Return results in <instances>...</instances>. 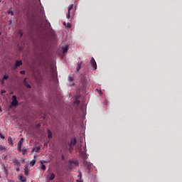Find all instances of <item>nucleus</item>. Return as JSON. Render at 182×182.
I'll use <instances>...</instances> for the list:
<instances>
[{
  "label": "nucleus",
  "instance_id": "f3484780",
  "mask_svg": "<svg viewBox=\"0 0 182 182\" xmlns=\"http://www.w3.org/2000/svg\"><path fill=\"white\" fill-rule=\"evenodd\" d=\"M64 25L67 26V28H70L72 27V24L70 23H67V25H66V22H64Z\"/></svg>",
  "mask_w": 182,
  "mask_h": 182
},
{
  "label": "nucleus",
  "instance_id": "c756f323",
  "mask_svg": "<svg viewBox=\"0 0 182 182\" xmlns=\"http://www.w3.org/2000/svg\"><path fill=\"white\" fill-rule=\"evenodd\" d=\"M0 137L1 138V139H5V136H4V134H0Z\"/></svg>",
  "mask_w": 182,
  "mask_h": 182
},
{
  "label": "nucleus",
  "instance_id": "ea45409f",
  "mask_svg": "<svg viewBox=\"0 0 182 182\" xmlns=\"http://www.w3.org/2000/svg\"><path fill=\"white\" fill-rule=\"evenodd\" d=\"M36 156H34V160H36Z\"/></svg>",
  "mask_w": 182,
  "mask_h": 182
},
{
  "label": "nucleus",
  "instance_id": "f8f14e48",
  "mask_svg": "<svg viewBox=\"0 0 182 182\" xmlns=\"http://www.w3.org/2000/svg\"><path fill=\"white\" fill-rule=\"evenodd\" d=\"M13 163L14 164L15 166H20L21 164L18 159H13Z\"/></svg>",
  "mask_w": 182,
  "mask_h": 182
},
{
  "label": "nucleus",
  "instance_id": "4468645a",
  "mask_svg": "<svg viewBox=\"0 0 182 182\" xmlns=\"http://www.w3.org/2000/svg\"><path fill=\"white\" fill-rule=\"evenodd\" d=\"M47 134H48V139H52L53 136H52V132H51L50 129H48Z\"/></svg>",
  "mask_w": 182,
  "mask_h": 182
},
{
  "label": "nucleus",
  "instance_id": "393cba45",
  "mask_svg": "<svg viewBox=\"0 0 182 182\" xmlns=\"http://www.w3.org/2000/svg\"><path fill=\"white\" fill-rule=\"evenodd\" d=\"M9 14H11V16H14V12L11 10H9Z\"/></svg>",
  "mask_w": 182,
  "mask_h": 182
},
{
  "label": "nucleus",
  "instance_id": "79ce46f5",
  "mask_svg": "<svg viewBox=\"0 0 182 182\" xmlns=\"http://www.w3.org/2000/svg\"><path fill=\"white\" fill-rule=\"evenodd\" d=\"M1 35V33L0 32V36Z\"/></svg>",
  "mask_w": 182,
  "mask_h": 182
},
{
  "label": "nucleus",
  "instance_id": "cd10ccee",
  "mask_svg": "<svg viewBox=\"0 0 182 182\" xmlns=\"http://www.w3.org/2000/svg\"><path fill=\"white\" fill-rule=\"evenodd\" d=\"M20 73L21 75H25L26 74V71L25 70H21Z\"/></svg>",
  "mask_w": 182,
  "mask_h": 182
},
{
  "label": "nucleus",
  "instance_id": "20e7f679",
  "mask_svg": "<svg viewBox=\"0 0 182 182\" xmlns=\"http://www.w3.org/2000/svg\"><path fill=\"white\" fill-rule=\"evenodd\" d=\"M90 63H91V65L92 66V68H94V70H97V65L96 60L93 57L91 58V60L90 61Z\"/></svg>",
  "mask_w": 182,
  "mask_h": 182
},
{
  "label": "nucleus",
  "instance_id": "0eeeda50",
  "mask_svg": "<svg viewBox=\"0 0 182 182\" xmlns=\"http://www.w3.org/2000/svg\"><path fill=\"white\" fill-rule=\"evenodd\" d=\"M76 143H77L76 138H73V139H71V142H70V144H68V146H73L76 144Z\"/></svg>",
  "mask_w": 182,
  "mask_h": 182
},
{
  "label": "nucleus",
  "instance_id": "a19ab883",
  "mask_svg": "<svg viewBox=\"0 0 182 182\" xmlns=\"http://www.w3.org/2000/svg\"><path fill=\"white\" fill-rule=\"evenodd\" d=\"M24 161H25V159H23L22 163H24Z\"/></svg>",
  "mask_w": 182,
  "mask_h": 182
},
{
  "label": "nucleus",
  "instance_id": "72a5a7b5",
  "mask_svg": "<svg viewBox=\"0 0 182 182\" xmlns=\"http://www.w3.org/2000/svg\"><path fill=\"white\" fill-rule=\"evenodd\" d=\"M77 182H83V181L82 179H77Z\"/></svg>",
  "mask_w": 182,
  "mask_h": 182
},
{
  "label": "nucleus",
  "instance_id": "c9c22d12",
  "mask_svg": "<svg viewBox=\"0 0 182 182\" xmlns=\"http://www.w3.org/2000/svg\"><path fill=\"white\" fill-rule=\"evenodd\" d=\"M1 92H2V93H6V90H3L1 91Z\"/></svg>",
  "mask_w": 182,
  "mask_h": 182
},
{
  "label": "nucleus",
  "instance_id": "6ab92c4d",
  "mask_svg": "<svg viewBox=\"0 0 182 182\" xmlns=\"http://www.w3.org/2000/svg\"><path fill=\"white\" fill-rule=\"evenodd\" d=\"M36 163V159H33V161L30 162V165L34 166Z\"/></svg>",
  "mask_w": 182,
  "mask_h": 182
},
{
  "label": "nucleus",
  "instance_id": "9d476101",
  "mask_svg": "<svg viewBox=\"0 0 182 182\" xmlns=\"http://www.w3.org/2000/svg\"><path fill=\"white\" fill-rule=\"evenodd\" d=\"M29 168L28 166H27V165H26L25 168H24V173L26 176H28L29 173Z\"/></svg>",
  "mask_w": 182,
  "mask_h": 182
},
{
  "label": "nucleus",
  "instance_id": "e433bc0d",
  "mask_svg": "<svg viewBox=\"0 0 182 182\" xmlns=\"http://www.w3.org/2000/svg\"><path fill=\"white\" fill-rule=\"evenodd\" d=\"M20 171V168H16V171Z\"/></svg>",
  "mask_w": 182,
  "mask_h": 182
},
{
  "label": "nucleus",
  "instance_id": "4be33fe9",
  "mask_svg": "<svg viewBox=\"0 0 182 182\" xmlns=\"http://www.w3.org/2000/svg\"><path fill=\"white\" fill-rule=\"evenodd\" d=\"M41 170H43V171H46V165H41Z\"/></svg>",
  "mask_w": 182,
  "mask_h": 182
},
{
  "label": "nucleus",
  "instance_id": "4c0bfd02",
  "mask_svg": "<svg viewBox=\"0 0 182 182\" xmlns=\"http://www.w3.org/2000/svg\"><path fill=\"white\" fill-rule=\"evenodd\" d=\"M68 79H69L70 80H72V77H68Z\"/></svg>",
  "mask_w": 182,
  "mask_h": 182
},
{
  "label": "nucleus",
  "instance_id": "5701e85b",
  "mask_svg": "<svg viewBox=\"0 0 182 182\" xmlns=\"http://www.w3.org/2000/svg\"><path fill=\"white\" fill-rule=\"evenodd\" d=\"M74 103L77 105H80V102L79 100H75V101H74Z\"/></svg>",
  "mask_w": 182,
  "mask_h": 182
},
{
  "label": "nucleus",
  "instance_id": "bb28decb",
  "mask_svg": "<svg viewBox=\"0 0 182 182\" xmlns=\"http://www.w3.org/2000/svg\"><path fill=\"white\" fill-rule=\"evenodd\" d=\"M22 152L23 154H25L27 152V149H26V148H23Z\"/></svg>",
  "mask_w": 182,
  "mask_h": 182
},
{
  "label": "nucleus",
  "instance_id": "473e14b6",
  "mask_svg": "<svg viewBox=\"0 0 182 182\" xmlns=\"http://www.w3.org/2000/svg\"><path fill=\"white\" fill-rule=\"evenodd\" d=\"M61 159H62V160H65V156H64V155H61Z\"/></svg>",
  "mask_w": 182,
  "mask_h": 182
},
{
  "label": "nucleus",
  "instance_id": "dca6fc26",
  "mask_svg": "<svg viewBox=\"0 0 182 182\" xmlns=\"http://www.w3.org/2000/svg\"><path fill=\"white\" fill-rule=\"evenodd\" d=\"M68 46H65L63 48V53H68Z\"/></svg>",
  "mask_w": 182,
  "mask_h": 182
},
{
  "label": "nucleus",
  "instance_id": "a211bd4d",
  "mask_svg": "<svg viewBox=\"0 0 182 182\" xmlns=\"http://www.w3.org/2000/svg\"><path fill=\"white\" fill-rule=\"evenodd\" d=\"M82 173L80 171H78V179L82 180Z\"/></svg>",
  "mask_w": 182,
  "mask_h": 182
},
{
  "label": "nucleus",
  "instance_id": "2f4dec72",
  "mask_svg": "<svg viewBox=\"0 0 182 182\" xmlns=\"http://www.w3.org/2000/svg\"><path fill=\"white\" fill-rule=\"evenodd\" d=\"M40 149H41L40 146H37V150L36 151V152H38Z\"/></svg>",
  "mask_w": 182,
  "mask_h": 182
},
{
  "label": "nucleus",
  "instance_id": "2eb2a0df",
  "mask_svg": "<svg viewBox=\"0 0 182 182\" xmlns=\"http://www.w3.org/2000/svg\"><path fill=\"white\" fill-rule=\"evenodd\" d=\"M6 151V148L5 146H2V145L0 146V152L2 154L3 152Z\"/></svg>",
  "mask_w": 182,
  "mask_h": 182
},
{
  "label": "nucleus",
  "instance_id": "37998d69",
  "mask_svg": "<svg viewBox=\"0 0 182 182\" xmlns=\"http://www.w3.org/2000/svg\"><path fill=\"white\" fill-rule=\"evenodd\" d=\"M49 171H47V173H48Z\"/></svg>",
  "mask_w": 182,
  "mask_h": 182
},
{
  "label": "nucleus",
  "instance_id": "1a4fd4ad",
  "mask_svg": "<svg viewBox=\"0 0 182 182\" xmlns=\"http://www.w3.org/2000/svg\"><path fill=\"white\" fill-rule=\"evenodd\" d=\"M82 64H83V61H81V63H77V72H79L80 70Z\"/></svg>",
  "mask_w": 182,
  "mask_h": 182
},
{
  "label": "nucleus",
  "instance_id": "b1692460",
  "mask_svg": "<svg viewBox=\"0 0 182 182\" xmlns=\"http://www.w3.org/2000/svg\"><path fill=\"white\" fill-rule=\"evenodd\" d=\"M9 143L11 145H13V139H12V138H9Z\"/></svg>",
  "mask_w": 182,
  "mask_h": 182
},
{
  "label": "nucleus",
  "instance_id": "39448f33",
  "mask_svg": "<svg viewBox=\"0 0 182 182\" xmlns=\"http://www.w3.org/2000/svg\"><path fill=\"white\" fill-rule=\"evenodd\" d=\"M73 9V4H70V6H68V14H67V18L68 19L70 18V14Z\"/></svg>",
  "mask_w": 182,
  "mask_h": 182
},
{
  "label": "nucleus",
  "instance_id": "9b49d317",
  "mask_svg": "<svg viewBox=\"0 0 182 182\" xmlns=\"http://www.w3.org/2000/svg\"><path fill=\"white\" fill-rule=\"evenodd\" d=\"M55 173H53V172H51V173H50V178H48V180H50V181H53L54 178H55Z\"/></svg>",
  "mask_w": 182,
  "mask_h": 182
},
{
  "label": "nucleus",
  "instance_id": "423d86ee",
  "mask_svg": "<svg viewBox=\"0 0 182 182\" xmlns=\"http://www.w3.org/2000/svg\"><path fill=\"white\" fill-rule=\"evenodd\" d=\"M23 141H24L23 138H21V139L19 141V142L18 144V151H22L21 148H22V145H23Z\"/></svg>",
  "mask_w": 182,
  "mask_h": 182
},
{
  "label": "nucleus",
  "instance_id": "412c9836",
  "mask_svg": "<svg viewBox=\"0 0 182 182\" xmlns=\"http://www.w3.org/2000/svg\"><path fill=\"white\" fill-rule=\"evenodd\" d=\"M8 79H9V75H4V76L3 77V80H6Z\"/></svg>",
  "mask_w": 182,
  "mask_h": 182
},
{
  "label": "nucleus",
  "instance_id": "c85d7f7f",
  "mask_svg": "<svg viewBox=\"0 0 182 182\" xmlns=\"http://www.w3.org/2000/svg\"><path fill=\"white\" fill-rule=\"evenodd\" d=\"M68 150L70 151V153H71L73 151V146H70V149Z\"/></svg>",
  "mask_w": 182,
  "mask_h": 182
},
{
  "label": "nucleus",
  "instance_id": "f704fd0d",
  "mask_svg": "<svg viewBox=\"0 0 182 182\" xmlns=\"http://www.w3.org/2000/svg\"><path fill=\"white\" fill-rule=\"evenodd\" d=\"M1 83H2V85H4V79L1 80Z\"/></svg>",
  "mask_w": 182,
  "mask_h": 182
},
{
  "label": "nucleus",
  "instance_id": "f03ea898",
  "mask_svg": "<svg viewBox=\"0 0 182 182\" xmlns=\"http://www.w3.org/2000/svg\"><path fill=\"white\" fill-rule=\"evenodd\" d=\"M78 166H79L78 161H68V168H70V170H72L75 167H77Z\"/></svg>",
  "mask_w": 182,
  "mask_h": 182
},
{
  "label": "nucleus",
  "instance_id": "7c9ffc66",
  "mask_svg": "<svg viewBox=\"0 0 182 182\" xmlns=\"http://www.w3.org/2000/svg\"><path fill=\"white\" fill-rule=\"evenodd\" d=\"M27 83H28V82H27V80H26V78H25L24 80H23V84L26 85V84H27Z\"/></svg>",
  "mask_w": 182,
  "mask_h": 182
},
{
  "label": "nucleus",
  "instance_id": "ddd939ff",
  "mask_svg": "<svg viewBox=\"0 0 182 182\" xmlns=\"http://www.w3.org/2000/svg\"><path fill=\"white\" fill-rule=\"evenodd\" d=\"M19 180L21 182H26V176H23V175H20Z\"/></svg>",
  "mask_w": 182,
  "mask_h": 182
},
{
  "label": "nucleus",
  "instance_id": "6e6552de",
  "mask_svg": "<svg viewBox=\"0 0 182 182\" xmlns=\"http://www.w3.org/2000/svg\"><path fill=\"white\" fill-rule=\"evenodd\" d=\"M22 65H23L22 60H16L14 68L15 69H16L17 68L21 66Z\"/></svg>",
  "mask_w": 182,
  "mask_h": 182
},
{
  "label": "nucleus",
  "instance_id": "aec40b11",
  "mask_svg": "<svg viewBox=\"0 0 182 182\" xmlns=\"http://www.w3.org/2000/svg\"><path fill=\"white\" fill-rule=\"evenodd\" d=\"M28 89H31V86L30 84H28V82L26 83V85H24Z\"/></svg>",
  "mask_w": 182,
  "mask_h": 182
},
{
  "label": "nucleus",
  "instance_id": "f257e3e1",
  "mask_svg": "<svg viewBox=\"0 0 182 182\" xmlns=\"http://www.w3.org/2000/svg\"><path fill=\"white\" fill-rule=\"evenodd\" d=\"M82 159H84V161H82L84 166H85L87 169L90 170L92 168V164H90V162L87 161V155H82Z\"/></svg>",
  "mask_w": 182,
  "mask_h": 182
},
{
  "label": "nucleus",
  "instance_id": "58836bf2",
  "mask_svg": "<svg viewBox=\"0 0 182 182\" xmlns=\"http://www.w3.org/2000/svg\"><path fill=\"white\" fill-rule=\"evenodd\" d=\"M0 112H2V110H1V106H0Z\"/></svg>",
  "mask_w": 182,
  "mask_h": 182
},
{
  "label": "nucleus",
  "instance_id": "7ed1b4c3",
  "mask_svg": "<svg viewBox=\"0 0 182 182\" xmlns=\"http://www.w3.org/2000/svg\"><path fill=\"white\" fill-rule=\"evenodd\" d=\"M18 105V101L17 100L16 95H13L12 102L10 105V108H12L13 107H17Z\"/></svg>",
  "mask_w": 182,
  "mask_h": 182
},
{
  "label": "nucleus",
  "instance_id": "a878e982",
  "mask_svg": "<svg viewBox=\"0 0 182 182\" xmlns=\"http://www.w3.org/2000/svg\"><path fill=\"white\" fill-rule=\"evenodd\" d=\"M18 34L20 35L21 37H23V31L21 30L19 31Z\"/></svg>",
  "mask_w": 182,
  "mask_h": 182
}]
</instances>
